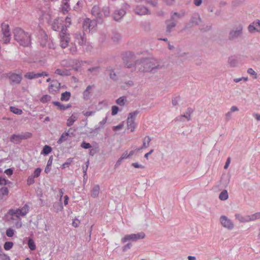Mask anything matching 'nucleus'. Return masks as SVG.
I'll use <instances>...</instances> for the list:
<instances>
[{"label": "nucleus", "mask_w": 260, "mask_h": 260, "mask_svg": "<svg viewBox=\"0 0 260 260\" xmlns=\"http://www.w3.org/2000/svg\"><path fill=\"white\" fill-rule=\"evenodd\" d=\"M27 245L29 248L31 250H35L36 249L35 243L32 239L29 238L27 241Z\"/></svg>", "instance_id": "34"}, {"label": "nucleus", "mask_w": 260, "mask_h": 260, "mask_svg": "<svg viewBox=\"0 0 260 260\" xmlns=\"http://www.w3.org/2000/svg\"><path fill=\"white\" fill-rule=\"evenodd\" d=\"M13 243L11 241L6 242L4 245V248L6 250H10L13 246Z\"/></svg>", "instance_id": "41"}, {"label": "nucleus", "mask_w": 260, "mask_h": 260, "mask_svg": "<svg viewBox=\"0 0 260 260\" xmlns=\"http://www.w3.org/2000/svg\"><path fill=\"white\" fill-rule=\"evenodd\" d=\"M181 15L177 12H174L171 14L170 19L166 20L165 23L167 25L166 34H169L177 24V19L181 17Z\"/></svg>", "instance_id": "3"}, {"label": "nucleus", "mask_w": 260, "mask_h": 260, "mask_svg": "<svg viewBox=\"0 0 260 260\" xmlns=\"http://www.w3.org/2000/svg\"><path fill=\"white\" fill-rule=\"evenodd\" d=\"M79 223L80 221L78 219L75 218L72 222V225L74 227L77 228L79 226Z\"/></svg>", "instance_id": "64"}, {"label": "nucleus", "mask_w": 260, "mask_h": 260, "mask_svg": "<svg viewBox=\"0 0 260 260\" xmlns=\"http://www.w3.org/2000/svg\"><path fill=\"white\" fill-rule=\"evenodd\" d=\"M122 59L124 65L128 69L135 68L136 56L132 52H126L122 54Z\"/></svg>", "instance_id": "4"}, {"label": "nucleus", "mask_w": 260, "mask_h": 260, "mask_svg": "<svg viewBox=\"0 0 260 260\" xmlns=\"http://www.w3.org/2000/svg\"><path fill=\"white\" fill-rule=\"evenodd\" d=\"M24 77L30 80L36 79V73L34 72H27L24 75Z\"/></svg>", "instance_id": "42"}, {"label": "nucleus", "mask_w": 260, "mask_h": 260, "mask_svg": "<svg viewBox=\"0 0 260 260\" xmlns=\"http://www.w3.org/2000/svg\"><path fill=\"white\" fill-rule=\"evenodd\" d=\"M63 20L62 19L57 18H56L52 25V29L55 31L62 30V29L67 28V26L64 25L63 23Z\"/></svg>", "instance_id": "11"}, {"label": "nucleus", "mask_w": 260, "mask_h": 260, "mask_svg": "<svg viewBox=\"0 0 260 260\" xmlns=\"http://www.w3.org/2000/svg\"><path fill=\"white\" fill-rule=\"evenodd\" d=\"M229 195L226 190L222 191L219 196V198L221 201H225L228 199Z\"/></svg>", "instance_id": "33"}, {"label": "nucleus", "mask_w": 260, "mask_h": 260, "mask_svg": "<svg viewBox=\"0 0 260 260\" xmlns=\"http://www.w3.org/2000/svg\"><path fill=\"white\" fill-rule=\"evenodd\" d=\"M71 96L70 92L65 91L61 93L60 100L62 101H68Z\"/></svg>", "instance_id": "30"}, {"label": "nucleus", "mask_w": 260, "mask_h": 260, "mask_svg": "<svg viewBox=\"0 0 260 260\" xmlns=\"http://www.w3.org/2000/svg\"><path fill=\"white\" fill-rule=\"evenodd\" d=\"M145 237V234L143 232H140L137 234H132L126 235L121 239V242L124 243L127 241H136L140 239H143Z\"/></svg>", "instance_id": "7"}, {"label": "nucleus", "mask_w": 260, "mask_h": 260, "mask_svg": "<svg viewBox=\"0 0 260 260\" xmlns=\"http://www.w3.org/2000/svg\"><path fill=\"white\" fill-rule=\"evenodd\" d=\"M49 74L46 72H42V73H36V78H38L39 77L42 76H48Z\"/></svg>", "instance_id": "59"}, {"label": "nucleus", "mask_w": 260, "mask_h": 260, "mask_svg": "<svg viewBox=\"0 0 260 260\" xmlns=\"http://www.w3.org/2000/svg\"><path fill=\"white\" fill-rule=\"evenodd\" d=\"M124 124L123 122L120 123L118 125L114 126L113 127V131H118L122 129L123 127Z\"/></svg>", "instance_id": "60"}, {"label": "nucleus", "mask_w": 260, "mask_h": 260, "mask_svg": "<svg viewBox=\"0 0 260 260\" xmlns=\"http://www.w3.org/2000/svg\"><path fill=\"white\" fill-rule=\"evenodd\" d=\"M91 89V86L90 85H88L86 89L83 92V95L84 98L86 97H88L89 94V90Z\"/></svg>", "instance_id": "57"}, {"label": "nucleus", "mask_w": 260, "mask_h": 260, "mask_svg": "<svg viewBox=\"0 0 260 260\" xmlns=\"http://www.w3.org/2000/svg\"><path fill=\"white\" fill-rule=\"evenodd\" d=\"M109 76L110 79L114 81H116L118 80V76L116 75V74L114 72L113 70H110Z\"/></svg>", "instance_id": "45"}, {"label": "nucleus", "mask_w": 260, "mask_h": 260, "mask_svg": "<svg viewBox=\"0 0 260 260\" xmlns=\"http://www.w3.org/2000/svg\"><path fill=\"white\" fill-rule=\"evenodd\" d=\"M189 21L193 25H199V22L201 21V18L198 13H196L191 16Z\"/></svg>", "instance_id": "19"}, {"label": "nucleus", "mask_w": 260, "mask_h": 260, "mask_svg": "<svg viewBox=\"0 0 260 260\" xmlns=\"http://www.w3.org/2000/svg\"><path fill=\"white\" fill-rule=\"evenodd\" d=\"M9 192V189L7 187H2L0 188V196H7Z\"/></svg>", "instance_id": "44"}, {"label": "nucleus", "mask_w": 260, "mask_h": 260, "mask_svg": "<svg viewBox=\"0 0 260 260\" xmlns=\"http://www.w3.org/2000/svg\"><path fill=\"white\" fill-rule=\"evenodd\" d=\"M6 77L9 79V83L11 85L19 84L22 80V76L21 74H17L12 72L7 73Z\"/></svg>", "instance_id": "9"}, {"label": "nucleus", "mask_w": 260, "mask_h": 260, "mask_svg": "<svg viewBox=\"0 0 260 260\" xmlns=\"http://www.w3.org/2000/svg\"><path fill=\"white\" fill-rule=\"evenodd\" d=\"M34 178H35V177L32 175L29 176L27 179V184L28 185H30V184L34 183V182H35Z\"/></svg>", "instance_id": "61"}, {"label": "nucleus", "mask_w": 260, "mask_h": 260, "mask_svg": "<svg viewBox=\"0 0 260 260\" xmlns=\"http://www.w3.org/2000/svg\"><path fill=\"white\" fill-rule=\"evenodd\" d=\"M146 3L153 7H156L158 4L157 0H146Z\"/></svg>", "instance_id": "56"}, {"label": "nucleus", "mask_w": 260, "mask_h": 260, "mask_svg": "<svg viewBox=\"0 0 260 260\" xmlns=\"http://www.w3.org/2000/svg\"><path fill=\"white\" fill-rule=\"evenodd\" d=\"M140 113L139 110H136L133 112H131L128 114V118L127 119V124L128 129H131L132 132H134L136 123L135 122V116Z\"/></svg>", "instance_id": "8"}, {"label": "nucleus", "mask_w": 260, "mask_h": 260, "mask_svg": "<svg viewBox=\"0 0 260 260\" xmlns=\"http://www.w3.org/2000/svg\"><path fill=\"white\" fill-rule=\"evenodd\" d=\"M47 36L46 35H44L43 38L42 39V40L40 42V44L43 47L46 46V44L47 41Z\"/></svg>", "instance_id": "54"}, {"label": "nucleus", "mask_w": 260, "mask_h": 260, "mask_svg": "<svg viewBox=\"0 0 260 260\" xmlns=\"http://www.w3.org/2000/svg\"><path fill=\"white\" fill-rule=\"evenodd\" d=\"M111 110H112L111 114L114 116L117 114L119 109L118 106H113L112 107Z\"/></svg>", "instance_id": "53"}, {"label": "nucleus", "mask_w": 260, "mask_h": 260, "mask_svg": "<svg viewBox=\"0 0 260 260\" xmlns=\"http://www.w3.org/2000/svg\"><path fill=\"white\" fill-rule=\"evenodd\" d=\"M236 219H238L240 222H248V217L247 215L243 216L239 214H236L235 215Z\"/></svg>", "instance_id": "27"}, {"label": "nucleus", "mask_w": 260, "mask_h": 260, "mask_svg": "<svg viewBox=\"0 0 260 260\" xmlns=\"http://www.w3.org/2000/svg\"><path fill=\"white\" fill-rule=\"evenodd\" d=\"M224 180V177L222 176L221 177L220 183L221 184H222L224 186L226 187L229 183L230 178H227V179H225V180Z\"/></svg>", "instance_id": "50"}, {"label": "nucleus", "mask_w": 260, "mask_h": 260, "mask_svg": "<svg viewBox=\"0 0 260 260\" xmlns=\"http://www.w3.org/2000/svg\"><path fill=\"white\" fill-rule=\"evenodd\" d=\"M15 40L23 47H28L31 44L30 35L24 31L19 27L15 28L13 30Z\"/></svg>", "instance_id": "2"}, {"label": "nucleus", "mask_w": 260, "mask_h": 260, "mask_svg": "<svg viewBox=\"0 0 260 260\" xmlns=\"http://www.w3.org/2000/svg\"><path fill=\"white\" fill-rule=\"evenodd\" d=\"M100 186L99 185H95L91 190V196L92 198H96L99 193Z\"/></svg>", "instance_id": "24"}, {"label": "nucleus", "mask_w": 260, "mask_h": 260, "mask_svg": "<svg viewBox=\"0 0 260 260\" xmlns=\"http://www.w3.org/2000/svg\"><path fill=\"white\" fill-rule=\"evenodd\" d=\"M248 30L251 34L255 32L260 33V20L257 19L249 24L248 27Z\"/></svg>", "instance_id": "14"}, {"label": "nucleus", "mask_w": 260, "mask_h": 260, "mask_svg": "<svg viewBox=\"0 0 260 260\" xmlns=\"http://www.w3.org/2000/svg\"><path fill=\"white\" fill-rule=\"evenodd\" d=\"M2 30L4 37H10L11 33L10 31L9 25L8 24H5L4 22L1 24Z\"/></svg>", "instance_id": "20"}, {"label": "nucleus", "mask_w": 260, "mask_h": 260, "mask_svg": "<svg viewBox=\"0 0 260 260\" xmlns=\"http://www.w3.org/2000/svg\"><path fill=\"white\" fill-rule=\"evenodd\" d=\"M135 12L139 15L150 14V10L144 6H137L135 9Z\"/></svg>", "instance_id": "16"}, {"label": "nucleus", "mask_w": 260, "mask_h": 260, "mask_svg": "<svg viewBox=\"0 0 260 260\" xmlns=\"http://www.w3.org/2000/svg\"><path fill=\"white\" fill-rule=\"evenodd\" d=\"M91 23L96 24L97 22L95 20H91L89 18L85 19L82 23L83 30L85 31H87L88 29L89 30L91 27Z\"/></svg>", "instance_id": "17"}, {"label": "nucleus", "mask_w": 260, "mask_h": 260, "mask_svg": "<svg viewBox=\"0 0 260 260\" xmlns=\"http://www.w3.org/2000/svg\"><path fill=\"white\" fill-rule=\"evenodd\" d=\"M53 208L54 210V211L56 213L60 211H61L63 209V206L61 201L60 200L58 202H55L53 204Z\"/></svg>", "instance_id": "22"}, {"label": "nucleus", "mask_w": 260, "mask_h": 260, "mask_svg": "<svg viewBox=\"0 0 260 260\" xmlns=\"http://www.w3.org/2000/svg\"><path fill=\"white\" fill-rule=\"evenodd\" d=\"M52 104L55 105V106H56L58 107V108L60 110H64V105H62L61 104L60 102H56V101H54V102H52Z\"/></svg>", "instance_id": "48"}, {"label": "nucleus", "mask_w": 260, "mask_h": 260, "mask_svg": "<svg viewBox=\"0 0 260 260\" xmlns=\"http://www.w3.org/2000/svg\"><path fill=\"white\" fill-rule=\"evenodd\" d=\"M180 100V95H178L176 97L173 98L172 99V104L174 106H175L178 105V101Z\"/></svg>", "instance_id": "55"}, {"label": "nucleus", "mask_w": 260, "mask_h": 260, "mask_svg": "<svg viewBox=\"0 0 260 260\" xmlns=\"http://www.w3.org/2000/svg\"><path fill=\"white\" fill-rule=\"evenodd\" d=\"M107 117H106L101 121L100 122L99 124L101 125V126L96 125L94 127V129L93 130V131L95 133H98L99 130L103 128L104 125L105 124V123L107 122Z\"/></svg>", "instance_id": "28"}, {"label": "nucleus", "mask_w": 260, "mask_h": 260, "mask_svg": "<svg viewBox=\"0 0 260 260\" xmlns=\"http://www.w3.org/2000/svg\"><path fill=\"white\" fill-rule=\"evenodd\" d=\"M228 64L230 67H236L238 64V60L236 57L233 56H230L228 58Z\"/></svg>", "instance_id": "21"}, {"label": "nucleus", "mask_w": 260, "mask_h": 260, "mask_svg": "<svg viewBox=\"0 0 260 260\" xmlns=\"http://www.w3.org/2000/svg\"><path fill=\"white\" fill-rule=\"evenodd\" d=\"M42 170L40 168L36 169L34 172V175H32L35 178L38 177L41 174Z\"/></svg>", "instance_id": "52"}, {"label": "nucleus", "mask_w": 260, "mask_h": 260, "mask_svg": "<svg viewBox=\"0 0 260 260\" xmlns=\"http://www.w3.org/2000/svg\"><path fill=\"white\" fill-rule=\"evenodd\" d=\"M10 141L11 142L16 144H20L21 141L20 139H19L18 136L16 134H13L11 135L10 138Z\"/></svg>", "instance_id": "29"}, {"label": "nucleus", "mask_w": 260, "mask_h": 260, "mask_svg": "<svg viewBox=\"0 0 260 260\" xmlns=\"http://www.w3.org/2000/svg\"><path fill=\"white\" fill-rule=\"evenodd\" d=\"M73 158H68L67 161L62 165L61 168L62 169H65L66 167H68L72 162L73 161Z\"/></svg>", "instance_id": "46"}, {"label": "nucleus", "mask_w": 260, "mask_h": 260, "mask_svg": "<svg viewBox=\"0 0 260 260\" xmlns=\"http://www.w3.org/2000/svg\"><path fill=\"white\" fill-rule=\"evenodd\" d=\"M5 173H6L9 176H11L13 174V168H9L5 171Z\"/></svg>", "instance_id": "63"}, {"label": "nucleus", "mask_w": 260, "mask_h": 260, "mask_svg": "<svg viewBox=\"0 0 260 260\" xmlns=\"http://www.w3.org/2000/svg\"><path fill=\"white\" fill-rule=\"evenodd\" d=\"M247 73L250 75H254V79H256L257 78V73L252 68H249L247 70Z\"/></svg>", "instance_id": "58"}, {"label": "nucleus", "mask_w": 260, "mask_h": 260, "mask_svg": "<svg viewBox=\"0 0 260 260\" xmlns=\"http://www.w3.org/2000/svg\"><path fill=\"white\" fill-rule=\"evenodd\" d=\"M67 28L62 29L59 33L60 37V46L62 48L67 47L70 41V34L67 33Z\"/></svg>", "instance_id": "10"}, {"label": "nucleus", "mask_w": 260, "mask_h": 260, "mask_svg": "<svg viewBox=\"0 0 260 260\" xmlns=\"http://www.w3.org/2000/svg\"><path fill=\"white\" fill-rule=\"evenodd\" d=\"M91 14L96 18V22L99 23H102L103 22V16L101 12L100 8L98 6H94L91 10Z\"/></svg>", "instance_id": "12"}, {"label": "nucleus", "mask_w": 260, "mask_h": 260, "mask_svg": "<svg viewBox=\"0 0 260 260\" xmlns=\"http://www.w3.org/2000/svg\"><path fill=\"white\" fill-rule=\"evenodd\" d=\"M103 12L105 17H108L110 16V8L108 6H105L103 8Z\"/></svg>", "instance_id": "47"}, {"label": "nucleus", "mask_w": 260, "mask_h": 260, "mask_svg": "<svg viewBox=\"0 0 260 260\" xmlns=\"http://www.w3.org/2000/svg\"><path fill=\"white\" fill-rule=\"evenodd\" d=\"M10 111L18 115H21L23 112L21 109L13 106L10 107Z\"/></svg>", "instance_id": "39"}, {"label": "nucleus", "mask_w": 260, "mask_h": 260, "mask_svg": "<svg viewBox=\"0 0 260 260\" xmlns=\"http://www.w3.org/2000/svg\"><path fill=\"white\" fill-rule=\"evenodd\" d=\"M52 150V149L51 146L46 145L44 146L41 153L47 155L51 152Z\"/></svg>", "instance_id": "36"}, {"label": "nucleus", "mask_w": 260, "mask_h": 260, "mask_svg": "<svg viewBox=\"0 0 260 260\" xmlns=\"http://www.w3.org/2000/svg\"><path fill=\"white\" fill-rule=\"evenodd\" d=\"M70 9V5L68 2H64L62 3L61 11L63 14H66L68 13L69 10Z\"/></svg>", "instance_id": "37"}, {"label": "nucleus", "mask_w": 260, "mask_h": 260, "mask_svg": "<svg viewBox=\"0 0 260 260\" xmlns=\"http://www.w3.org/2000/svg\"><path fill=\"white\" fill-rule=\"evenodd\" d=\"M51 97L49 95H44L41 99L40 101L43 103H46L51 100Z\"/></svg>", "instance_id": "43"}, {"label": "nucleus", "mask_w": 260, "mask_h": 260, "mask_svg": "<svg viewBox=\"0 0 260 260\" xmlns=\"http://www.w3.org/2000/svg\"><path fill=\"white\" fill-rule=\"evenodd\" d=\"M220 220L222 225L228 230H232L234 228L233 222L226 216L222 215L220 218Z\"/></svg>", "instance_id": "13"}, {"label": "nucleus", "mask_w": 260, "mask_h": 260, "mask_svg": "<svg viewBox=\"0 0 260 260\" xmlns=\"http://www.w3.org/2000/svg\"><path fill=\"white\" fill-rule=\"evenodd\" d=\"M126 102V97L122 96L116 100V103L120 106H123L125 105Z\"/></svg>", "instance_id": "31"}, {"label": "nucleus", "mask_w": 260, "mask_h": 260, "mask_svg": "<svg viewBox=\"0 0 260 260\" xmlns=\"http://www.w3.org/2000/svg\"><path fill=\"white\" fill-rule=\"evenodd\" d=\"M129 8V6L127 3H124L120 10H115L113 14V19L115 21H120L125 15L126 10Z\"/></svg>", "instance_id": "6"}, {"label": "nucleus", "mask_w": 260, "mask_h": 260, "mask_svg": "<svg viewBox=\"0 0 260 260\" xmlns=\"http://www.w3.org/2000/svg\"><path fill=\"white\" fill-rule=\"evenodd\" d=\"M75 39V42L77 43L79 45L83 46L86 42V38L85 34L83 32V35L81 33L76 32L74 35Z\"/></svg>", "instance_id": "15"}, {"label": "nucleus", "mask_w": 260, "mask_h": 260, "mask_svg": "<svg viewBox=\"0 0 260 260\" xmlns=\"http://www.w3.org/2000/svg\"><path fill=\"white\" fill-rule=\"evenodd\" d=\"M60 88V83L57 80H52V83L49 86V90L50 91H58Z\"/></svg>", "instance_id": "18"}, {"label": "nucleus", "mask_w": 260, "mask_h": 260, "mask_svg": "<svg viewBox=\"0 0 260 260\" xmlns=\"http://www.w3.org/2000/svg\"><path fill=\"white\" fill-rule=\"evenodd\" d=\"M14 232L12 228H9L6 231V235L9 237H12L14 234Z\"/></svg>", "instance_id": "51"}, {"label": "nucleus", "mask_w": 260, "mask_h": 260, "mask_svg": "<svg viewBox=\"0 0 260 260\" xmlns=\"http://www.w3.org/2000/svg\"><path fill=\"white\" fill-rule=\"evenodd\" d=\"M151 141V139L149 136H146L144 139L143 142V145L142 147L138 149V150H140L141 149L146 148L149 146V143Z\"/></svg>", "instance_id": "23"}, {"label": "nucleus", "mask_w": 260, "mask_h": 260, "mask_svg": "<svg viewBox=\"0 0 260 260\" xmlns=\"http://www.w3.org/2000/svg\"><path fill=\"white\" fill-rule=\"evenodd\" d=\"M77 119V117L74 114H72V116L67 120V125L68 126H72Z\"/></svg>", "instance_id": "32"}, {"label": "nucleus", "mask_w": 260, "mask_h": 260, "mask_svg": "<svg viewBox=\"0 0 260 260\" xmlns=\"http://www.w3.org/2000/svg\"><path fill=\"white\" fill-rule=\"evenodd\" d=\"M81 147L84 149H87L91 148L92 146L90 143L83 141L81 144Z\"/></svg>", "instance_id": "49"}, {"label": "nucleus", "mask_w": 260, "mask_h": 260, "mask_svg": "<svg viewBox=\"0 0 260 260\" xmlns=\"http://www.w3.org/2000/svg\"><path fill=\"white\" fill-rule=\"evenodd\" d=\"M243 35V26L240 24L238 26L234 27L230 31L228 39L230 41L235 40L241 38Z\"/></svg>", "instance_id": "5"}, {"label": "nucleus", "mask_w": 260, "mask_h": 260, "mask_svg": "<svg viewBox=\"0 0 260 260\" xmlns=\"http://www.w3.org/2000/svg\"><path fill=\"white\" fill-rule=\"evenodd\" d=\"M163 66L156 59L153 58H144L136 60L135 63V70L140 72H156L158 70L162 68Z\"/></svg>", "instance_id": "1"}, {"label": "nucleus", "mask_w": 260, "mask_h": 260, "mask_svg": "<svg viewBox=\"0 0 260 260\" xmlns=\"http://www.w3.org/2000/svg\"><path fill=\"white\" fill-rule=\"evenodd\" d=\"M132 245L131 243H128L127 244H126V245H125L123 247H122V251L123 252H125L128 249H130L132 247Z\"/></svg>", "instance_id": "62"}, {"label": "nucleus", "mask_w": 260, "mask_h": 260, "mask_svg": "<svg viewBox=\"0 0 260 260\" xmlns=\"http://www.w3.org/2000/svg\"><path fill=\"white\" fill-rule=\"evenodd\" d=\"M20 209L21 216H25L29 211V206L27 204H25L21 209Z\"/></svg>", "instance_id": "40"}, {"label": "nucleus", "mask_w": 260, "mask_h": 260, "mask_svg": "<svg viewBox=\"0 0 260 260\" xmlns=\"http://www.w3.org/2000/svg\"><path fill=\"white\" fill-rule=\"evenodd\" d=\"M112 39L114 42H118L121 39V35L118 32H115L113 34Z\"/></svg>", "instance_id": "38"}, {"label": "nucleus", "mask_w": 260, "mask_h": 260, "mask_svg": "<svg viewBox=\"0 0 260 260\" xmlns=\"http://www.w3.org/2000/svg\"><path fill=\"white\" fill-rule=\"evenodd\" d=\"M17 135L21 141L30 138L32 136V134L30 132L22 133V134Z\"/></svg>", "instance_id": "26"}, {"label": "nucleus", "mask_w": 260, "mask_h": 260, "mask_svg": "<svg viewBox=\"0 0 260 260\" xmlns=\"http://www.w3.org/2000/svg\"><path fill=\"white\" fill-rule=\"evenodd\" d=\"M72 129V128H70L68 132L63 133L60 138L58 140L57 143L59 144H61L63 142L66 141L67 140V137L69 136L70 134L69 132Z\"/></svg>", "instance_id": "25"}, {"label": "nucleus", "mask_w": 260, "mask_h": 260, "mask_svg": "<svg viewBox=\"0 0 260 260\" xmlns=\"http://www.w3.org/2000/svg\"><path fill=\"white\" fill-rule=\"evenodd\" d=\"M193 110L192 109H191V108H188L186 110V114L182 115V116L186 118L187 119V120H188V121L190 120H191L190 115H191V114H192L193 113Z\"/></svg>", "instance_id": "35"}]
</instances>
